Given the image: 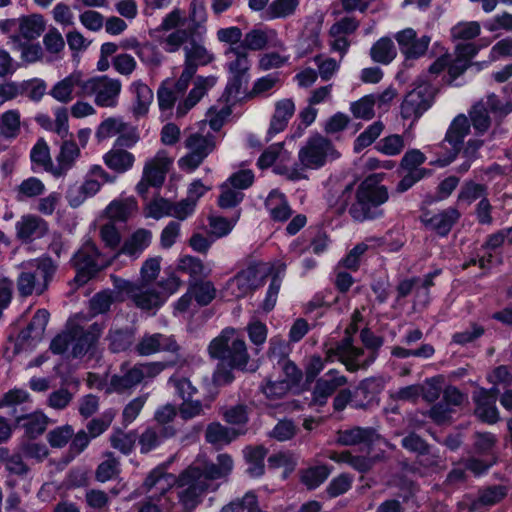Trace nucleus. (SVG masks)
Listing matches in <instances>:
<instances>
[{"mask_svg": "<svg viewBox=\"0 0 512 512\" xmlns=\"http://www.w3.org/2000/svg\"><path fill=\"white\" fill-rule=\"evenodd\" d=\"M338 157L339 153L332 142L319 134L311 136L298 153L301 165L308 169H318L325 165L328 159Z\"/></svg>", "mask_w": 512, "mask_h": 512, "instance_id": "8", "label": "nucleus"}, {"mask_svg": "<svg viewBox=\"0 0 512 512\" xmlns=\"http://www.w3.org/2000/svg\"><path fill=\"white\" fill-rule=\"evenodd\" d=\"M171 164L166 151L161 150L145 163L142 176L152 187H161Z\"/></svg>", "mask_w": 512, "mask_h": 512, "instance_id": "20", "label": "nucleus"}, {"mask_svg": "<svg viewBox=\"0 0 512 512\" xmlns=\"http://www.w3.org/2000/svg\"><path fill=\"white\" fill-rule=\"evenodd\" d=\"M363 354V349L353 345V338L349 329H346L344 338L326 351V361H332L337 357L347 368L348 371L354 372L362 368V364L358 363V358Z\"/></svg>", "mask_w": 512, "mask_h": 512, "instance_id": "13", "label": "nucleus"}, {"mask_svg": "<svg viewBox=\"0 0 512 512\" xmlns=\"http://www.w3.org/2000/svg\"><path fill=\"white\" fill-rule=\"evenodd\" d=\"M270 271L271 268L266 263L250 264L229 280L228 287L236 298L244 297L261 286Z\"/></svg>", "mask_w": 512, "mask_h": 512, "instance_id": "10", "label": "nucleus"}, {"mask_svg": "<svg viewBox=\"0 0 512 512\" xmlns=\"http://www.w3.org/2000/svg\"><path fill=\"white\" fill-rule=\"evenodd\" d=\"M268 44V35L264 30L261 29H252L247 32L237 46H241L244 51L252 50L259 51L264 49Z\"/></svg>", "mask_w": 512, "mask_h": 512, "instance_id": "56", "label": "nucleus"}, {"mask_svg": "<svg viewBox=\"0 0 512 512\" xmlns=\"http://www.w3.org/2000/svg\"><path fill=\"white\" fill-rule=\"evenodd\" d=\"M384 125L381 121H376L368 126L355 140L354 151L359 153L364 148L371 145L382 133Z\"/></svg>", "mask_w": 512, "mask_h": 512, "instance_id": "55", "label": "nucleus"}, {"mask_svg": "<svg viewBox=\"0 0 512 512\" xmlns=\"http://www.w3.org/2000/svg\"><path fill=\"white\" fill-rule=\"evenodd\" d=\"M216 82L217 78L215 76L197 77L194 82V87L189 92L188 96L183 101L179 102L176 109V116L183 117L186 115V113L201 100V98L216 84Z\"/></svg>", "mask_w": 512, "mask_h": 512, "instance_id": "23", "label": "nucleus"}, {"mask_svg": "<svg viewBox=\"0 0 512 512\" xmlns=\"http://www.w3.org/2000/svg\"><path fill=\"white\" fill-rule=\"evenodd\" d=\"M168 384L171 385L176 395L183 401L193 398L198 392V389L192 384L190 379L174 374L168 379Z\"/></svg>", "mask_w": 512, "mask_h": 512, "instance_id": "58", "label": "nucleus"}, {"mask_svg": "<svg viewBox=\"0 0 512 512\" xmlns=\"http://www.w3.org/2000/svg\"><path fill=\"white\" fill-rule=\"evenodd\" d=\"M224 54L228 58L233 57V59L227 63L229 74L248 75L251 63L247 51H244L241 46H229Z\"/></svg>", "mask_w": 512, "mask_h": 512, "instance_id": "39", "label": "nucleus"}, {"mask_svg": "<svg viewBox=\"0 0 512 512\" xmlns=\"http://www.w3.org/2000/svg\"><path fill=\"white\" fill-rule=\"evenodd\" d=\"M105 165L117 173H124L130 170L135 162L131 152L122 148H113L103 156Z\"/></svg>", "mask_w": 512, "mask_h": 512, "instance_id": "32", "label": "nucleus"}, {"mask_svg": "<svg viewBox=\"0 0 512 512\" xmlns=\"http://www.w3.org/2000/svg\"><path fill=\"white\" fill-rule=\"evenodd\" d=\"M31 161L53 175L54 164L50 156V150L44 139H39L31 150Z\"/></svg>", "mask_w": 512, "mask_h": 512, "instance_id": "49", "label": "nucleus"}, {"mask_svg": "<svg viewBox=\"0 0 512 512\" xmlns=\"http://www.w3.org/2000/svg\"><path fill=\"white\" fill-rule=\"evenodd\" d=\"M347 382L345 376L340 375L335 369L329 370L323 377L317 380L313 390L312 401L320 406L326 404L327 399Z\"/></svg>", "mask_w": 512, "mask_h": 512, "instance_id": "21", "label": "nucleus"}, {"mask_svg": "<svg viewBox=\"0 0 512 512\" xmlns=\"http://www.w3.org/2000/svg\"><path fill=\"white\" fill-rule=\"evenodd\" d=\"M131 90L136 97V101L133 107V113L136 116L145 115L148 112L149 105L153 100L152 90L141 81H136L132 83Z\"/></svg>", "mask_w": 512, "mask_h": 512, "instance_id": "46", "label": "nucleus"}, {"mask_svg": "<svg viewBox=\"0 0 512 512\" xmlns=\"http://www.w3.org/2000/svg\"><path fill=\"white\" fill-rule=\"evenodd\" d=\"M172 475L166 473L162 468L153 469L146 477L143 487L148 492L153 488H157L160 491L158 496H162L171 486Z\"/></svg>", "mask_w": 512, "mask_h": 512, "instance_id": "48", "label": "nucleus"}, {"mask_svg": "<svg viewBox=\"0 0 512 512\" xmlns=\"http://www.w3.org/2000/svg\"><path fill=\"white\" fill-rule=\"evenodd\" d=\"M208 404H204L200 400H193L192 398L183 400L179 405V415L183 420H191L205 414V409H209Z\"/></svg>", "mask_w": 512, "mask_h": 512, "instance_id": "60", "label": "nucleus"}, {"mask_svg": "<svg viewBox=\"0 0 512 512\" xmlns=\"http://www.w3.org/2000/svg\"><path fill=\"white\" fill-rule=\"evenodd\" d=\"M388 199L387 187L380 184L376 176H369L357 187L349 214L359 222L379 218L384 214L382 205Z\"/></svg>", "mask_w": 512, "mask_h": 512, "instance_id": "3", "label": "nucleus"}, {"mask_svg": "<svg viewBox=\"0 0 512 512\" xmlns=\"http://www.w3.org/2000/svg\"><path fill=\"white\" fill-rule=\"evenodd\" d=\"M175 433L176 430L171 426L162 427L160 429V432H157L152 428L146 429L139 438L141 453L150 452L152 449L156 448L161 443L162 437H172L175 435Z\"/></svg>", "mask_w": 512, "mask_h": 512, "instance_id": "44", "label": "nucleus"}, {"mask_svg": "<svg viewBox=\"0 0 512 512\" xmlns=\"http://www.w3.org/2000/svg\"><path fill=\"white\" fill-rule=\"evenodd\" d=\"M206 20L204 0H193L190 4L189 21L191 24L186 29H178L160 40L162 48L167 53H176L187 42V40L200 33L201 24Z\"/></svg>", "mask_w": 512, "mask_h": 512, "instance_id": "6", "label": "nucleus"}, {"mask_svg": "<svg viewBox=\"0 0 512 512\" xmlns=\"http://www.w3.org/2000/svg\"><path fill=\"white\" fill-rule=\"evenodd\" d=\"M20 113L18 110H8L0 116V136L4 139H14L20 133Z\"/></svg>", "mask_w": 512, "mask_h": 512, "instance_id": "47", "label": "nucleus"}, {"mask_svg": "<svg viewBox=\"0 0 512 512\" xmlns=\"http://www.w3.org/2000/svg\"><path fill=\"white\" fill-rule=\"evenodd\" d=\"M265 207L274 221L284 222L292 215V210L285 196L278 191H272L265 201Z\"/></svg>", "mask_w": 512, "mask_h": 512, "instance_id": "33", "label": "nucleus"}, {"mask_svg": "<svg viewBox=\"0 0 512 512\" xmlns=\"http://www.w3.org/2000/svg\"><path fill=\"white\" fill-rule=\"evenodd\" d=\"M107 459L101 462L96 471L95 479L98 482L105 483L120 473L119 461L113 456V453L106 454Z\"/></svg>", "mask_w": 512, "mask_h": 512, "instance_id": "52", "label": "nucleus"}, {"mask_svg": "<svg viewBox=\"0 0 512 512\" xmlns=\"http://www.w3.org/2000/svg\"><path fill=\"white\" fill-rule=\"evenodd\" d=\"M120 371L121 374H115L111 377L108 392L123 393L142 383L137 364L128 367L127 363H123Z\"/></svg>", "mask_w": 512, "mask_h": 512, "instance_id": "26", "label": "nucleus"}, {"mask_svg": "<svg viewBox=\"0 0 512 512\" xmlns=\"http://www.w3.org/2000/svg\"><path fill=\"white\" fill-rule=\"evenodd\" d=\"M152 239L151 231L140 228L126 238L119 250V254L126 255L131 259H137L150 245Z\"/></svg>", "mask_w": 512, "mask_h": 512, "instance_id": "29", "label": "nucleus"}, {"mask_svg": "<svg viewBox=\"0 0 512 512\" xmlns=\"http://www.w3.org/2000/svg\"><path fill=\"white\" fill-rule=\"evenodd\" d=\"M331 473L326 465L314 466L306 469L301 476V481L309 489H315L320 486Z\"/></svg>", "mask_w": 512, "mask_h": 512, "instance_id": "53", "label": "nucleus"}, {"mask_svg": "<svg viewBox=\"0 0 512 512\" xmlns=\"http://www.w3.org/2000/svg\"><path fill=\"white\" fill-rule=\"evenodd\" d=\"M136 331L135 325L122 327L117 323L113 324L106 336L109 350L113 353H120L130 349L134 346Z\"/></svg>", "mask_w": 512, "mask_h": 512, "instance_id": "22", "label": "nucleus"}, {"mask_svg": "<svg viewBox=\"0 0 512 512\" xmlns=\"http://www.w3.org/2000/svg\"><path fill=\"white\" fill-rule=\"evenodd\" d=\"M101 334V328L94 323L84 329L77 324H71V354L74 358L83 357L97 343Z\"/></svg>", "mask_w": 512, "mask_h": 512, "instance_id": "14", "label": "nucleus"}, {"mask_svg": "<svg viewBox=\"0 0 512 512\" xmlns=\"http://www.w3.org/2000/svg\"><path fill=\"white\" fill-rule=\"evenodd\" d=\"M488 189L484 184H479L474 181L465 182L458 194V201L466 203L470 205L472 202L479 199L482 200L483 197H487Z\"/></svg>", "mask_w": 512, "mask_h": 512, "instance_id": "50", "label": "nucleus"}, {"mask_svg": "<svg viewBox=\"0 0 512 512\" xmlns=\"http://www.w3.org/2000/svg\"><path fill=\"white\" fill-rule=\"evenodd\" d=\"M186 363V360L181 355H177L171 361H154L146 363H137L138 370L142 382L149 381L157 377L166 368L179 366L182 367Z\"/></svg>", "mask_w": 512, "mask_h": 512, "instance_id": "36", "label": "nucleus"}, {"mask_svg": "<svg viewBox=\"0 0 512 512\" xmlns=\"http://www.w3.org/2000/svg\"><path fill=\"white\" fill-rule=\"evenodd\" d=\"M189 292L193 294L197 303L202 306L208 305L215 298L216 294L213 284L209 281L191 284Z\"/></svg>", "mask_w": 512, "mask_h": 512, "instance_id": "59", "label": "nucleus"}, {"mask_svg": "<svg viewBox=\"0 0 512 512\" xmlns=\"http://www.w3.org/2000/svg\"><path fill=\"white\" fill-rule=\"evenodd\" d=\"M398 173L402 178L396 185L395 191L401 194L408 191L417 182L428 176L430 174V170H401L399 168Z\"/></svg>", "mask_w": 512, "mask_h": 512, "instance_id": "57", "label": "nucleus"}, {"mask_svg": "<svg viewBox=\"0 0 512 512\" xmlns=\"http://www.w3.org/2000/svg\"><path fill=\"white\" fill-rule=\"evenodd\" d=\"M80 148L76 142L65 140L60 146V151L56 156V164L53 167L54 177H63L71 170L77 159L80 157Z\"/></svg>", "mask_w": 512, "mask_h": 512, "instance_id": "24", "label": "nucleus"}, {"mask_svg": "<svg viewBox=\"0 0 512 512\" xmlns=\"http://www.w3.org/2000/svg\"><path fill=\"white\" fill-rule=\"evenodd\" d=\"M16 237L23 243H31L44 237L48 231V223L40 216L25 214L15 223Z\"/></svg>", "mask_w": 512, "mask_h": 512, "instance_id": "17", "label": "nucleus"}, {"mask_svg": "<svg viewBox=\"0 0 512 512\" xmlns=\"http://www.w3.org/2000/svg\"><path fill=\"white\" fill-rule=\"evenodd\" d=\"M86 79L80 71H74L64 79L58 81L50 90L49 94L58 102L66 104L73 100V91L77 87L79 90L76 96L84 97V85Z\"/></svg>", "mask_w": 512, "mask_h": 512, "instance_id": "18", "label": "nucleus"}, {"mask_svg": "<svg viewBox=\"0 0 512 512\" xmlns=\"http://www.w3.org/2000/svg\"><path fill=\"white\" fill-rule=\"evenodd\" d=\"M137 203L133 198L112 201L106 208V214L112 221L125 222L136 211Z\"/></svg>", "mask_w": 512, "mask_h": 512, "instance_id": "43", "label": "nucleus"}, {"mask_svg": "<svg viewBox=\"0 0 512 512\" xmlns=\"http://www.w3.org/2000/svg\"><path fill=\"white\" fill-rule=\"evenodd\" d=\"M486 389L483 387L477 388L472 395L473 402L475 403V415L489 424L496 423L499 420V412L496 407V401L487 397Z\"/></svg>", "mask_w": 512, "mask_h": 512, "instance_id": "27", "label": "nucleus"}, {"mask_svg": "<svg viewBox=\"0 0 512 512\" xmlns=\"http://www.w3.org/2000/svg\"><path fill=\"white\" fill-rule=\"evenodd\" d=\"M460 216L461 214L456 208L449 207L433 215L429 219H426L425 224L434 230L439 236L444 237L449 234L452 227L460 219Z\"/></svg>", "mask_w": 512, "mask_h": 512, "instance_id": "30", "label": "nucleus"}, {"mask_svg": "<svg viewBox=\"0 0 512 512\" xmlns=\"http://www.w3.org/2000/svg\"><path fill=\"white\" fill-rule=\"evenodd\" d=\"M436 89L430 83H421L408 92L401 103V116L417 120L427 111L434 100Z\"/></svg>", "mask_w": 512, "mask_h": 512, "instance_id": "11", "label": "nucleus"}, {"mask_svg": "<svg viewBox=\"0 0 512 512\" xmlns=\"http://www.w3.org/2000/svg\"><path fill=\"white\" fill-rule=\"evenodd\" d=\"M370 56L374 62L387 65L397 56V49L391 38L382 37L372 45Z\"/></svg>", "mask_w": 512, "mask_h": 512, "instance_id": "41", "label": "nucleus"}, {"mask_svg": "<svg viewBox=\"0 0 512 512\" xmlns=\"http://www.w3.org/2000/svg\"><path fill=\"white\" fill-rule=\"evenodd\" d=\"M376 439H379V435L373 428H362L354 427L346 430H339L337 432V443L343 446H353L358 444H370Z\"/></svg>", "mask_w": 512, "mask_h": 512, "instance_id": "31", "label": "nucleus"}, {"mask_svg": "<svg viewBox=\"0 0 512 512\" xmlns=\"http://www.w3.org/2000/svg\"><path fill=\"white\" fill-rule=\"evenodd\" d=\"M395 40L399 45L401 53L406 60L418 59L425 55L431 38L427 35L417 37V33L412 28H406L395 34Z\"/></svg>", "mask_w": 512, "mask_h": 512, "instance_id": "15", "label": "nucleus"}, {"mask_svg": "<svg viewBox=\"0 0 512 512\" xmlns=\"http://www.w3.org/2000/svg\"><path fill=\"white\" fill-rule=\"evenodd\" d=\"M49 316L50 314L46 309L37 310L27 328L19 333L18 339L22 342L29 339H41L48 324Z\"/></svg>", "mask_w": 512, "mask_h": 512, "instance_id": "37", "label": "nucleus"}, {"mask_svg": "<svg viewBox=\"0 0 512 512\" xmlns=\"http://www.w3.org/2000/svg\"><path fill=\"white\" fill-rule=\"evenodd\" d=\"M242 433L238 429L226 427L219 422H212L207 425L205 440L219 450L237 439Z\"/></svg>", "mask_w": 512, "mask_h": 512, "instance_id": "28", "label": "nucleus"}, {"mask_svg": "<svg viewBox=\"0 0 512 512\" xmlns=\"http://www.w3.org/2000/svg\"><path fill=\"white\" fill-rule=\"evenodd\" d=\"M295 103L291 98H284L275 103L270 120L268 135L274 136L284 131L295 113Z\"/></svg>", "mask_w": 512, "mask_h": 512, "instance_id": "25", "label": "nucleus"}, {"mask_svg": "<svg viewBox=\"0 0 512 512\" xmlns=\"http://www.w3.org/2000/svg\"><path fill=\"white\" fill-rule=\"evenodd\" d=\"M45 185L43 182L36 178L30 177L21 182L17 188V199L23 200L24 198H32L43 194Z\"/></svg>", "mask_w": 512, "mask_h": 512, "instance_id": "63", "label": "nucleus"}, {"mask_svg": "<svg viewBox=\"0 0 512 512\" xmlns=\"http://www.w3.org/2000/svg\"><path fill=\"white\" fill-rule=\"evenodd\" d=\"M374 105L373 94H369L351 103L350 110L355 118L370 120L375 115Z\"/></svg>", "mask_w": 512, "mask_h": 512, "instance_id": "62", "label": "nucleus"}, {"mask_svg": "<svg viewBox=\"0 0 512 512\" xmlns=\"http://www.w3.org/2000/svg\"><path fill=\"white\" fill-rule=\"evenodd\" d=\"M30 265L35 269L22 271L17 278V289L22 297L43 294L57 269L49 257L36 259Z\"/></svg>", "mask_w": 512, "mask_h": 512, "instance_id": "4", "label": "nucleus"}, {"mask_svg": "<svg viewBox=\"0 0 512 512\" xmlns=\"http://www.w3.org/2000/svg\"><path fill=\"white\" fill-rule=\"evenodd\" d=\"M181 346L173 335L162 333L144 334L134 345V351L139 356H150L158 352L180 355Z\"/></svg>", "mask_w": 512, "mask_h": 512, "instance_id": "12", "label": "nucleus"}, {"mask_svg": "<svg viewBox=\"0 0 512 512\" xmlns=\"http://www.w3.org/2000/svg\"><path fill=\"white\" fill-rule=\"evenodd\" d=\"M85 503L89 508L95 511H101L108 508L110 497L108 493L101 489H87L85 491Z\"/></svg>", "mask_w": 512, "mask_h": 512, "instance_id": "64", "label": "nucleus"}, {"mask_svg": "<svg viewBox=\"0 0 512 512\" xmlns=\"http://www.w3.org/2000/svg\"><path fill=\"white\" fill-rule=\"evenodd\" d=\"M200 33L191 36L181 47L184 50V66L197 72L199 66H205L214 61L215 56L208 51L200 41Z\"/></svg>", "mask_w": 512, "mask_h": 512, "instance_id": "19", "label": "nucleus"}, {"mask_svg": "<svg viewBox=\"0 0 512 512\" xmlns=\"http://www.w3.org/2000/svg\"><path fill=\"white\" fill-rule=\"evenodd\" d=\"M234 462L227 453L219 454L216 462H198L188 466L175 481L179 503L187 512H192L210 493L219 488V479L232 472Z\"/></svg>", "mask_w": 512, "mask_h": 512, "instance_id": "2", "label": "nucleus"}, {"mask_svg": "<svg viewBox=\"0 0 512 512\" xmlns=\"http://www.w3.org/2000/svg\"><path fill=\"white\" fill-rule=\"evenodd\" d=\"M101 184L98 180L87 177L82 185L70 188L67 198L72 207H78L88 197L94 196L100 190Z\"/></svg>", "mask_w": 512, "mask_h": 512, "instance_id": "42", "label": "nucleus"}, {"mask_svg": "<svg viewBox=\"0 0 512 512\" xmlns=\"http://www.w3.org/2000/svg\"><path fill=\"white\" fill-rule=\"evenodd\" d=\"M124 283L129 298L139 309H158L165 300V297L156 287H148L146 284L136 285L131 282Z\"/></svg>", "mask_w": 512, "mask_h": 512, "instance_id": "16", "label": "nucleus"}, {"mask_svg": "<svg viewBox=\"0 0 512 512\" xmlns=\"http://www.w3.org/2000/svg\"><path fill=\"white\" fill-rule=\"evenodd\" d=\"M231 345V352L226 354L221 360L232 368L244 370L250 358L245 341L239 337L238 340L232 341Z\"/></svg>", "mask_w": 512, "mask_h": 512, "instance_id": "45", "label": "nucleus"}, {"mask_svg": "<svg viewBox=\"0 0 512 512\" xmlns=\"http://www.w3.org/2000/svg\"><path fill=\"white\" fill-rule=\"evenodd\" d=\"M125 123L120 117H108L103 120L97 130L95 132V137L98 141H103L105 139L111 138L113 136L119 135L121 129L125 127Z\"/></svg>", "mask_w": 512, "mask_h": 512, "instance_id": "54", "label": "nucleus"}, {"mask_svg": "<svg viewBox=\"0 0 512 512\" xmlns=\"http://www.w3.org/2000/svg\"><path fill=\"white\" fill-rule=\"evenodd\" d=\"M17 423L23 422V427L26 429L27 434L35 438L41 435L48 424V418L41 412H35L29 415H17L16 409L13 408L12 413Z\"/></svg>", "mask_w": 512, "mask_h": 512, "instance_id": "40", "label": "nucleus"}, {"mask_svg": "<svg viewBox=\"0 0 512 512\" xmlns=\"http://www.w3.org/2000/svg\"><path fill=\"white\" fill-rule=\"evenodd\" d=\"M71 265L76 271L74 281L84 285L108 267L110 261L101 254L95 243L86 241L71 258Z\"/></svg>", "mask_w": 512, "mask_h": 512, "instance_id": "5", "label": "nucleus"}, {"mask_svg": "<svg viewBox=\"0 0 512 512\" xmlns=\"http://www.w3.org/2000/svg\"><path fill=\"white\" fill-rule=\"evenodd\" d=\"M511 112L512 102L503 101L494 93L479 99L469 109L468 116L459 114L452 120L444 138V142H447L451 149L434 164L445 167L452 163L459 154L464 138L470 133L471 127L476 135L481 136L487 133L494 123L495 128L491 132V137H494L503 119Z\"/></svg>", "mask_w": 512, "mask_h": 512, "instance_id": "1", "label": "nucleus"}, {"mask_svg": "<svg viewBox=\"0 0 512 512\" xmlns=\"http://www.w3.org/2000/svg\"><path fill=\"white\" fill-rule=\"evenodd\" d=\"M45 30V22L41 15L31 14L18 18V34L20 39L27 41L38 38Z\"/></svg>", "mask_w": 512, "mask_h": 512, "instance_id": "34", "label": "nucleus"}, {"mask_svg": "<svg viewBox=\"0 0 512 512\" xmlns=\"http://www.w3.org/2000/svg\"><path fill=\"white\" fill-rule=\"evenodd\" d=\"M28 82L4 81L0 83V106L25 94Z\"/></svg>", "mask_w": 512, "mask_h": 512, "instance_id": "61", "label": "nucleus"}, {"mask_svg": "<svg viewBox=\"0 0 512 512\" xmlns=\"http://www.w3.org/2000/svg\"><path fill=\"white\" fill-rule=\"evenodd\" d=\"M381 391L380 381L376 378H367L358 385L355 395L363 396L367 403L354 401V407L365 409L367 404L370 403L374 397Z\"/></svg>", "mask_w": 512, "mask_h": 512, "instance_id": "51", "label": "nucleus"}, {"mask_svg": "<svg viewBox=\"0 0 512 512\" xmlns=\"http://www.w3.org/2000/svg\"><path fill=\"white\" fill-rule=\"evenodd\" d=\"M243 453L248 464L247 473L251 477L262 476L265 471L264 459L268 450L262 445L247 446L243 450Z\"/></svg>", "mask_w": 512, "mask_h": 512, "instance_id": "35", "label": "nucleus"}, {"mask_svg": "<svg viewBox=\"0 0 512 512\" xmlns=\"http://www.w3.org/2000/svg\"><path fill=\"white\" fill-rule=\"evenodd\" d=\"M184 145L189 152L178 160V166L186 172L197 169L216 146L214 136H204L199 133L190 134L185 139Z\"/></svg>", "mask_w": 512, "mask_h": 512, "instance_id": "9", "label": "nucleus"}, {"mask_svg": "<svg viewBox=\"0 0 512 512\" xmlns=\"http://www.w3.org/2000/svg\"><path fill=\"white\" fill-rule=\"evenodd\" d=\"M122 84L106 75L86 79L84 97H94V103L102 108H114L118 104Z\"/></svg>", "mask_w": 512, "mask_h": 512, "instance_id": "7", "label": "nucleus"}, {"mask_svg": "<svg viewBox=\"0 0 512 512\" xmlns=\"http://www.w3.org/2000/svg\"><path fill=\"white\" fill-rule=\"evenodd\" d=\"M238 339L239 336L237 335L235 329H224L219 336H217L211 341L208 347L210 356L212 358L221 360L226 354L231 352V342Z\"/></svg>", "mask_w": 512, "mask_h": 512, "instance_id": "38", "label": "nucleus"}]
</instances>
